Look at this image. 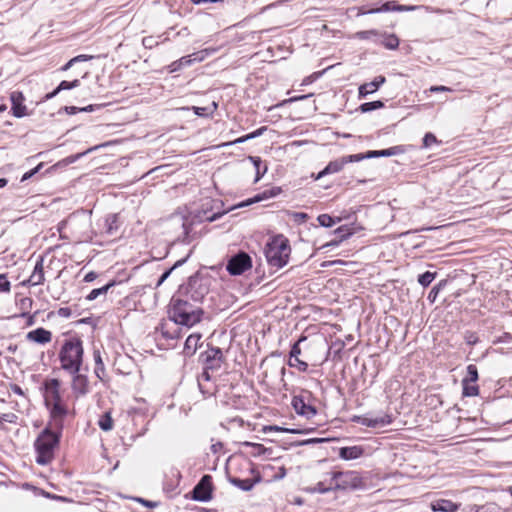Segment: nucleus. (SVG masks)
I'll return each mask as SVG.
<instances>
[{
  "mask_svg": "<svg viewBox=\"0 0 512 512\" xmlns=\"http://www.w3.org/2000/svg\"><path fill=\"white\" fill-rule=\"evenodd\" d=\"M50 413L51 421L47 426L62 431L64 426V419L68 414V409L61 403L48 404L46 406Z\"/></svg>",
  "mask_w": 512,
  "mask_h": 512,
  "instance_id": "nucleus-13",
  "label": "nucleus"
},
{
  "mask_svg": "<svg viewBox=\"0 0 512 512\" xmlns=\"http://www.w3.org/2000/svg\"><path fill=\"white\" fill-rule=\"evenodd\" d=\"M407 151V148L405 145H396L387 149L382 150H369L365 153H358L356 154V158L359 161H362L364 159H371V158H380V157H391L396 156L400 154H404Z\"/></svg>",
  "mask_w": 512,
  "mask_h": 512,
  "instance_id": "nucleus-14",
  "label": "nucleus"
},
{
  "mask_svg": "<svg viewBox=\"0 0 512 512\" xmlns=\"http://www.w3.org/2000/svg\"><path fill=\"white\" fill-rule=\"evenodd\" d=\"M446 285V280L440 281L438 284H436L428 293L427 299L430 303H434L438 297L439 292L442 290V288Z\"/></svg>",
  "mask_w": 512,
  "mask_h": 512,
  "instance_id": "nucleus-45",
  "label": "nucleus"
},
{
  "mask_svg": "<svg viewBox=\"0 0 512 512\" xmlns=\"http://www.w3.org/2000/svg\"><path fill=\"white\" fill-rule=\"evenodd\" d=\"M98 147L95 146L93 148H90L88 149L87 151L83 152V153H78V154H75V155H70L69 157L66 158V162L67 163H74L75 161H77L78 159H80L83 155H86L87 153H89L90 151H93V150H96Z\"/></svg>",
  "mask_w": 512,
  "mask_h": 512,
  "instance_id": "nucleus-60",
  "label": "nucleus"
},
{
  "mask_svg": "<svg viewBox=\"0 0 512 512\" xmlns=\"http://www.w3.org/2000/svg\"><path fill=\"white\" fill-rule=\"evenodd\" d=\"M72 376L71 390L78 397H83L90 392L89 380L86 374L81 372H67Z\"/></svg>",
  "mask_w": 512,
  "mask_h": 512,
  "instance_id": "nucleus-16",
  "label": "nucleus"
},
{
  "mask_svg": "<svg viewBox=\"0 0 512 512\" xmlns=\"http://www.w3.org/2000/svg\"><path fill=\"white\" fill-rule=\"evenodd\" d=\"M353 421L364 425L366 427L376 428L383 427L392 423V417L389 414H384L380 417H367V416H355Z\"/></svg>",
  "mask_w": 512,
  "mask_h": 512,
  "instance_id": "nucleus-19",
  "label": "nucleus"
},
{
  "mask_svg": "<svg viewBox=\"0 0 512 512\" xmlns=\"http://www.w3.org/2000/svg\"><path fill=\"white\" fill-rule=\"evenodd\" d=\"M191 493V499L199 502H208L212 499L213 483L212 476L205 474L194 486Z\"/></svg>",
  "mask_w": 512,
  "mask_h": 512,
  "instance_id": "nucleus-9",
  "label": "nucleus"
},
{
  "mask_svg": "<svg viewBox=\"0 0 512 512\" xmlns=\"http://www.w3.org/2000/svg\"><path fill=\"white\" fill-rule=\"evenodd\" d=\"M356 38L360 40H370L373 39L375 43L379 42L380 32L376 29L358 31L355 34Z\"/></svg>",
  "mask_w": 512,
  "mask_h": 512,
  "instance_id": "nucleus-37",
  "label": "nucleus"
},
{
  "mask_svg": "<svg viewBox=\"0 0 512 512\" xmlns=\"http://www.w3.org/2000/svg\"><path fill=\"white\" fill-rule=\"evenodd\" d=\"M385 106L384 102L381 101V100H376V101H371V102H365V103H362L360 106H359V110L362 112V113H368V112H371V111H374V110H377V109H381Z\"/></svg>",
  "mask_w": 512,
  "mask_h": 512,
  "instance_id": "nucleus-39",
  "label": "nucleus"
},
{
  "mask_svg": "<svg viewBox=\"0 0 512 512\" xmlns=\"http://www.w3.org/2000/svg\"><path fill=\"white\" fill-rule=\"evenodd\" d=\"M80 85V80L79 79H75L73 81H66V80H63L59 83L58 85V90H70V89H73V88H76Z\"/></svg>",
  "mask_w": 512,
  "mask_h": 512,
  "instance_id": "nucleus-52",
  "label": "nucleus"
},
{
  "mask_svg": "<svg viewBox=\"0 0 512 512\" xmlns=\"http://www.w3.org/2000/svg\"><path fill=\"white\" fill-rule=\"evenodd\" d=\"M306 340V337L305 336H301L291 347V350H290V353H289V356L290 358L289 359H292V358H295V357H299V355L301 354V348H300V343L302 341Z\"/></svg>",
  "mask_w": 512,
  "mask_h": 512,
  "instance_id": "nucleus-51",
  "label": "nucleus"
},
{
  "mask_svg": "<svg viewBox=\"0 0 512 512\" xmlns=\"http://www.w3.org/2000/svg\"><path fill=\"white\" fill-rule=\"evenodd\" d=\"M62 431L46 426L34 442L36 452L35 461L39 465H47L54 459L55 449L58 447Z\"/></svg>",
  "mask_w": 512,
  "mask_h": 512,
  "instance_id": "nucleus-4",
  "label": "nucleus"
},
{
  "mask_svg": "<svg viewBox=\"0 0 512 512\" xmlns=\"http://www.w3.org/2000/svg\"><path fill=\"white\" fill-rule=\"evenodd\" d=\"M438 143L436 136L433 133H426L422 140V146L424 148H429L431 145Z\"/></svg>",
  "mask_w": 512,
  "mask_h": 512,
  "instance_id": "nucleus-53",
  "label": "nucleus"
},
{
  "mask_svg": "<svg viewBox=\"0 0 512 512\" xmlns=\"http://www.w3.org/2000/svg\"><path fill=\"white\" fill-rule=\"evenodd\" d=\"M415 6L401 5L397 1H387L380 7H376L373 12L384 13V12H405L415 10Z\"/></svg>",
  "mask_w": 512,
  "mask_h": 512,
  "instance_id": "nucleus-24",
  "label": "nucleus"
},
{
  "mask_svg": "<svg viewBox=\"0 0 512 512\" xmlns=\"http://www.w3.org/2000/svg\"><path fill=\"white\" fill-rule=\"evenodd\" d=\"M184 296L180 295V291L172 296L168 306L169 319L175 324L192 327L201 321L204 311L192 305L189 298L184 299Z\"/></svg>",
  "mask_w": 512,
  "mask_h": 512,
  "instance_id": "nucleus-2",
  "label": "nucleus"
},
{
  "mask_svg": "<svg viewBox=\"0 0 512 512\" xmlns=\"http://www.w3.org/2000/svg\"><path fill=\"white\" fill-rule=\"evenodd\" d=\"M98 426L103 431H110L113 428V419L110 412H105L98 421Z\"/></svg>",
  "mask_w": 512,
  "mask_h": 512,
  "instance_id": "nucleus-42",
  "label": "nucleus"
},
{
  "mask_svg": "<svg viewBox=\"0 0 512 512\" xmlns=\"http://www.w3.org/2000/svg\"><path fill=\"white\" fill-rule=\"evenodd\" d=\"M212 278L208 274L196 272L190 276L187 284L181 285L178 289L180 295L190 298L194 302H201L209 293Z\"/></svg>",
  "mask_w": 512,
  "mask_h": 512,
  "instance_id": "nucleus-6",
  "label": "nucleus"
},
{
  "mask_svg": "<svg viewBox=\"0 0 512 512\" xmlns=\"http://www.w3.org/2000/svg\"><path fill=\"white\" fill-rule=\"evenodd\" d=\"M117 284L116 280H111L107 284L102 287L95 288L90 291V293L86 296L87 301H93L100 296H105L107 292Z\"/></svg>",
  "mask_w": 512,
  "mask_h": 512,
  "instance_id": "nucleus-31",
  "label": "nucleus"
},
{
  "mask_svg": "<svg viewBox=\"0 0 512 512\" xmlns=\"http://www.w3.org/2000/svg\"><path fill=\"white\" fill-rule=\"evenodd\" d=\"M210 370L211 369H208V368L204 367L202 373L198 376V379H197L199 389H200V391H201V393L203 395L210 394L209 391L205 390V387L203 385V381L208 382L211 379V376H210V373H209Z\"/></svg>",
  "mask_w": 512,
  "mask_h": 512,
  "instance_id": "nucleus-44",
  "label": "nucleus"
},
{
  "mask_svg": "<svg viewBox=\"0 0 512 512\" xmlns=\"http://www.w3.org/2000/svg\"><path fill=\"white\" fill-rule=\"evenodd\" d=\"M265 257L271 267L283 268L289 261L291 247L288 238L278 234L270 239L265 247Z\"/></svg>",
  "mask_w": 512,
  "mask_h": 512,
  "instance_id": "nucleus-5",
  "label": "nucleus"
},
{
  "mask_svg": "<svg viewBox=\"0 0 512 512\" xmlns=\"http://www.w3.org/2000/svg\"><path fill=\"white\" fill-rule=\"evenodd\" d=\"M480 506V512H506V509H503L497 503L487 502Z\"/></svg>",
  "mask_w": 512,
  "mask_h": 512,
  "instance_id": "nucleus-47",
  "label": "nucleus"
},
{
  "mask_svg": "<svg viewBox=\"0 0 512 512\" xmlns=\"http://www.w3.org/2000/svg\"><path fill=\"white\" fill-rule=\"evenodd\" d=\"M218 203L221 202L216 200H206L200 208H196L189 212L187 216L181 217L179 222L182 228V235L178 236L177 240L184 244L191 243L195 238L198 237L197 233L193 229L195 225L201 224L203 222H214L226 214V210L216 212L213 211L215 205Z\"/></svg>",
  "mask_w": 512,
  "mask_h": 512,
  "instance_id": "nucleus-1",
  "label": "nucleus"
},
{
  "mask_svg": "<svg viewBox=\"0 0 512 512\" xmlns=\"http://www.w3.org/2000/svg\"><path fill=\"white\" fill-rule=\"evenodd\" d=\"M331 482H334L335 490H356L362 487V478L356 471L331 473Z\"/></svg>",
  "mask_w": 512,
  "mask_h": 512,
  "instance_id": "nucleus-7",
  "label": "nucleus"
},
{
  "mask_svg": "<svg viewBox=\"0 0 512 512\" xmlns=\"http://www.w3.org/2000/svg\"><path fill=\"white\" fill-rule=\"evenodd\" d=\"M192 65V55L181 57L180 59L172 62L167 66L169 73H175L180 71L182 68Z\"/></svg>",
  "mask_w": 512,
  "mask_h": 512,
  "instance_id": "nucleus-33",
  "label": "nucleus"
},
{
  "mask_svg": "<svg viewBox=\"0 0 512 512\" xmlns=\"http://www.w3.org/2000/svg\"><path fill=\"white\" fill-rule=\"evenodd\" d=\"M462 395L465 397H474L479 394V386L473 384V382H468L467 380H462Z\"/></svg>",
  "mask_w": 512,
  "mask_h": 512,
  "instance_id": "nucleus-38",
  "label": "nucleus"
},
{
  "mask_svg": "<svg viewBox=\"0 0 512 512\" xmlns=\"http://www.w3.org/2000/svg\"><path fill=\"white\" fill-rule=\"evenodd\" d=\"M291 215L293 220L298 224H302L308 219V214L304 212H293Z\"/></svg>",
  "mask_w": 512,
  "mask_h": 512,
  "instance_id": "nucleus-59",
  "label": "nucleus"
},
{
  "mask_svg": "<svg viewBox=\"0 0 512 512\" xmlns=\"http://www.w3.org/2000/svg\"><path fill=\"white\" fill-rule=\"evenodd\" d=\"M93 358L95 362L94 373L98 379L103 380V376L105 374V365L103 363L100 350L95 349L93 351Z\"/></svg>",
  "mask_w": 512,
  "mask_h": 512,
  "instance_id": "nucleus-35",
  "label": "nucleus"
},
{
  "mask_svg": "<svg viewBox=\"0 0 512 512\" xmlns=\"http://www.w3.org/2000/svg\"><path fill=\"white\" fill-rule=\"evenodd\" d=\"M325 441H328V439L327 438H311V439H306V440L300 441L298 443V445L303 446V445L318 444V443H322Z\"/></svg>",
  "mask_w": 512,
  "mask_h": 512,
  "instance_id": "nucleus-61",
  "label": "nucleus"
},
{
  "mask_svg": "<svg viewBox=\"0 0 512 512\" xmlns=\"http://www.w3.org/2000/svg\"><path fill=\"white\" fill-rule=\"evenodd\" d=\"M43 263V257H39L35 263L34 269L30 277L28 278V280L23 281L22 285L25 286L29 284L31 286H37L43 284V282L45 281Z\"/></svg>",
  "mask_w": 512,
  "mask_h": 512,
  "instance_id": "nucleus-21",
  "label": "nucleus"
},
{
  "mask_svg": "<svg viewBox=\"0 0 512 512\" xmlns=\"http://www.w3.org/2000/svg\"><path fill=\"white\" fill-rule=\"evenodd\" d=\"M11 289V283L7 278L6 274H0V293L9 292Z\"/></svg>",
  "mask_w": 512,
  "mask_h": 512,
  "instance_id": "nucleus-54",
  "label": "nucleus"
},
{
  "mask_svg": "<svg viewBox=\"0 0 512 512\" xmlns=\"http://www.w3.org/2000/svg\"><path fill=\"white\" fill-rule=\"evenodd\" d=\"M19 304H20L21 309L25 310V309L31 308V306L33 304V300H32V298H29V297H23L20 300Z\"/></svg>",
  "mask_w": 512,
  "mask_h": 512,
  "instance_id": "nucleus-63",
  "label": "nucleus"
},
{
  "mask_svg": "<svg viewBox=\"0 0 512 512\" xmlns=\"http://www.w3.org/2000/svg\"><path fill=\"white\" fill-rule=\"evenodd\" d=\"M83 357V341L78 336L66 339L58 353L60 367L65 372H81Z\"/></svg>",
  "mask_w": 512,
  "mask_h": 512,
  "instance_id": "nucleus-3",
  "label": "nucleus"
},
{
  "mask_svg": "<svg viewBox=\"0 0 512 512\" xmlns=\"http://www.w3.org/2000/svg\"><path fill=\"white\" fill-rule=\"evenodd\" d=\"M199 361L203 363L204 367L211 369L212 371L220 369L224 362L222 349L213 346L209 347L206 351L200 354Z\"/></svg>",
  "mask_w": 512,
  "mask_h": 512,
  "instance_id": "nucleus-12",
  "label": "nucleus"
},
{
  "mask_svg": "<svg viewBox=\"0 0 512 512\" xmlns=\"http://www.w3.org/2000/svg\"><path fill=\"white\" fill-rule=\"evenodd\" d=\"M190 254H191V252L186 257L176 261L172 267H170L169 269L165 270L162 273V275L159 277V279H158V281L156 283V287L161 286L164 283V281L171 275L173 270H175L176 268L182 266L188 260V258L190 257Z\"/></svg>",
  "mask_w": 512,
  "mask_h": 512,
  "instance_id": "nucleus-36",
  "label": "nucleus"
},
{
  "mask_svg": "<svg viewBox=\"0 0 512 512\" xmlns=\"http://www.w3.org/2000/svg\"><path fill=\"white\" fill-rule=\"evenodd\" d=\"M364 454L362 446H349L339 448L338 455L341 459L349 461L360 458Z\"/></svg>",
  "mask_w": 512,
  "mask_h": 512,
  "instance_id": "nucleus-25",
  "label": "nucleus"
},
{
  "mask_svg": "<svg viewBox=\"0 0 512 512\" xmlns=\"http://www.w3.org/2000/svg\"><path fill=\"white\" fill-rule=\"evenodd\" d=\"M281 192H282L281 187L274 186V187H271L269 189L262 191L261 193L256 194L254 197H252L246 201L241 202L236 207H245V206H248V205H251L254 203H258V202H261V201H264V200H267L270 198H274V197L278 196L279 194H281Z\"/></svg>",
  "mask_w": 512,
  "mask_h": 512,
  "instance_id": "nucleus-20",
  "label": "nucleus"
},
{
  "mask_svg": "<svg viewBox=\"0 0 512 512\" xmlns=\"http://www.w3.org/2000/svg\"><path fill=\"white\" fill-rule=\"evenodd\" d=\"M119 229V215L118 214H108L105 217L104 221V230L105 233L109 236H112Z\"/></svg>",
  "mask_w": 512,
  "mask_h": 512,
  "instance_id": "nucleus-30",
  "label": "nucleus"
},
{
  "mask_svg": "<svg viewBox=\"0 0 512 512\" xmlns=\"http://www.w3.org/2000/svg\"><path fill=\"white\" fill-rule=\"evenodd\" d=\"M267 126H262L258 129H256L255 131L251 132V133H248L246 135H243L239 138H237L236 140L234 141H231V142H228L226 144H224L225 146H230V145H234V144H240V143H244L248 140H252V139H255L261 135H263L266 131H267Z\"/></svg>",
  "mask_w": 512,
  "mask_h": 512,
  "instance_id": "nucleus-32",
  "label": "nucleus"
},
{
  "mask_svg": "<svg viewBox=\"0 0 512 512\" xmlns=\"http://www.w3.org/2000/svg\"><path fill=\"white\" fill-rule=\"evenodd\" d=\"M334 490H335L334 482H331V480L329 481V485H326L324 481H320L314 487L309 488V491L311 493H320V494H325V493H328V492L334 491Z\"/></svg>",
  "mask_w": 512,
  "mask_h": 512,
  "instance_id": "nucleus-41",
  "label": "nucleus"
},
{
  "mask_svg": "<svg viewBox=\"0 0 512 512\" xmlns=\"http://www.w3.org/2000/svg\"><path fill=\"white\" fill-rule=\"evenodd\" d=\"M58 316L63 318H69L72 315V311L69 307H61L57 311Z\"/></svg>",
  "mask_w": 512,
  "mask_h": 512,
  "instance_id": "nucleus-64",
  "label": "nucleus"
},
{
  "mask_svg": "<svg viewBox=\"0 0 512 512\" xmlns=\"http://www.w3.org/2000/svg\"><path fill=\"white\" fill-rule=\"evenodd\" d=\"M306 394L293 396L291 405L298 415L311 419L317 414V408L309 403L311 394L309 392Z\"/></svg>",
  "mask_w": 512,
  "mask_h": 512,
  "instance_id": "nucleus-11",
  "label": "nucleus"
},
{
  "mask_svg": "<svg viewBox=\"0 0 512 512\" xmlns=\"http://www.w3.org/2000/svg\"><path fill=\"white\" fill-rule=\"evenodd\" d=\"M136 501L141 503L143 506H145L147 508H150V509H154V508L158 507V505H159L158 502L150 501V500H147V499H144V498H136Z\"/></svg>",
  "mask_w": 512,
  "mask_h": 512,
  "instance_id": "nucleus-62",
  "label": "nucleus"
},
{
  "mask_svg": "<svg viewBox=\"0 0 512 512\" xmlns=\"http://www.w3.org/2000/svg\"><path fill=\"white\" fill-rule=\"evenodd\" d=\"M288 365L290 367L297 368L300 372H306L308 370V364L305 361L299 359V357L289 359Z\"/></svg>",
  "mask_w": 512,
  "mask_h": 512,
  "instance_id": "nucleus-49",
  "label": "nucleus"
},
{
  "mask_svg": "<svg viewBox=\"0 0 512 512\" xmlns=\"http://www.w3.org/2000/svg\"><path fill=\"white\" fill-rule=\"evenodd\" d=\"M142 44L145 48L152 49L156 47L159 44V42L153 36H146L142 39Z\"/></svg>",
  "mask_w": 512,
  "mask_h": 512,
  "instance_id": "nucleus-55",
  "label": "nucleus"
},
{
  "mask_svg": "<svg viewBox=\"0 0 512 512\" xmlns=\"http://www.w3.org/2000/svg\"><path fill=\"white\" fill-rule=\"evenodd\" d=\"M241 445L245 446V447H251L253 449L251 454L254 457L261 456V455L265 454L269 450L268 448H266L262 444L253 443V442H249V441L242 442Z\"/></svg>",
  "mask_w": 512,
  "mask_h": 512,
  "instance_id": "nucleus-40",
  "label": "nucleus"
},
{
  "mask_svg": "<svg viewBox=\"0 0 512 512\" xmlns=\"http://www.w3.org/2000/svg\"><path fill=\"white\" fill-rule=\"evenodd\" d=\"M436 276L437 272L426 271L418 276L417 281L422 287L426 288L433 282Z\"/></svg>",
  "mask_w": 512,
  "mask_h": 512,
  "instance_id": "nucleus-43",
  "label": "nucleus"
},
{
  "mask_svg": "<svg viewBox=\"0 0 512 512\" xmlns=\"http://www.w3.org/2000/svg\"><path fill=\"white\" fill-rule=\"evenodd\" d=\"M317 220L321 226L326 228H330L336 224V219L328 214H320Z\"/></svg>",
  "mask_w": 512,
  "mask_h": 512,
  "instance_id": "nucleus-48",
  "label": "nucleus"
},
{
  "mask_svg": "<svg viewBox=\"0 0 512 512\" xmlns=\"http://www.w3.org/2000/svg\"><path fill=\"white\" fill-rule=\"evenodd\" d=\"M26 339L37 344H47L52 340V333L43 327H38L29 331L26 334Z\"/></svg>",
  "mask_w": 512,
  "mask_h": 512,
  "instance_id": "nucleus-23",
  "label": "nucleus"
},
{
  "mask_svg": "<svg viewBox=\"0 0 512 512\" xmlns=\"http://www.w3.org/2000/svg\"><path fill=\"white\" fill-rule=\"evenodd\" d=\"M465 341L468 345L473 346L478 343L479 338L475 332L467 331L465 333Z\"/></svg>",
  "mask_w": 512,
  "mask_h": 512,
  "instance_id": "nucleus-56",
  "label": "nucleus"
},
{
  "mask_svg": "<svg viewBox=\"0 0 512 512\" xmlns=\"http://www.w3.org/2000/svg\"><path fill=\"white\" fill-rule=\"evenodd\" d=\"M42 388L45 406H47L48 404L63 402L62 395L60 392L61 381L59 379L49 378L44 380Z\"/></svg>",
  "mask_w": 512,
  "mask_h": 512,
  "instance_id": "nucleus-10",
  "label": "nucleus"
},
{
  "mask_svg": "<svg viewBox=\"0 0 512 512\" xmlns=\"http://www.w3.org/2000/svg\"><path fill=\"white\" fill-rule=\"evenodd\" d=\"M11 112L16 118L27 116V107L24 104L25 97L21 91H12L10 94Z\"/></svg>",
  "mask_w": 512,
  "mask_h": 512,
  "instance_id": "nucleus-18",
  "label": "nucleus"
},
{
  "mask_svg": "<svg viewBox=\"0 0 512 512\" xmlns=\"http://www.w3.org/2000/svg\"><path fill=\"white\" fill-rule=\"evenodd\" d=\"M399 38L395 34L380 33L379 42L388 50H396L399 46Z\"/></svg>",
  "mask_w": 512,
  "mask_h": 512,
  "instance_id": "nucleus-29",
  "label": "nucleus"
},
{
  "mask_svg": "<svg viewBox=\"0 0 512 512\" xmlns=\"http://www.w3.org/2000/svg\"><path fill=\"white\" fill-rule=\"evenodd\" d=\"M251 268L252 258L244 251H239L232 255L226 264V270L232 276L242 275Z\"/></svg>",
  "mask_w": 512,
  "mask_h": 512,
  "instance_id": "nucleus-8",
  "label": "nucleus"
},
{
  "mask_svg": "<svg viewBox=\"0 0 512 512\" xmlns=\"http://www.w3.org/2000/svg\"><path fill=\"white\" fill-rule=\"evenodd\" d=\"M335 234L338 236L339 241H343L349 238L353 234V232L348 226L343 225L335 230Z\"/></svg>",
  "mask_w": 512,
  "mask_h": 512,
  "instance_id": "nucleus-50",
  "label": "nucleus"
},
{
  "mask_svg": "<svg viewBox=\"0 0 512 512\" xmlns=\"http://www.w3.org/2000/svg\"><path fill=\"white\" fill-rule=\"evenodd\" d=\"M209 54H210V52L207 49L191 54L192 55V64L195 62L203 61L206 58V56H208Z\"/></svg>",
  "mask_w": 512,
  "mask_h": 512,
  "instance_id": "nucleus-57",
  "label": "nucleus"
},
{
  "mask_svg": "<svg viewBox=\"0 0 512 512\" xmlns=\"http://www.w3.org/2000/svg\"><path fill=\"white\" fill-rule=\"evenodd\" d=\"M209 54H210V52L207 49L191 54L192 55V64L195 62L203 61L206 58V56H208Z\"/></svg>",
  "mask_w": 512,
  "mask_h": 512,
  "instance_id": "nucleus-58",
  "label": "nucleus"
},
{
  "mask_svg": "<svg viewBox=\"0 0 512 512\" xmlns=\"http://www.w3.org/2000/svg\"><path fill=\"white\" fill-rule=\"evenodd\" d=\"M385 82L386 78L383 75H379L373 81L360 85L358 88L359 98H365L369 94L376 92Z\"/></svg>",
  "mask_w": 512,
  "mask_h": 512,
  "instance_id": "nucleus-22",
  "label": "nucleus"
},
{
  "mask_svg": "<svg viewBox=\"0 0 512 512\" xmlns=\"http://www.w3.org/2000/svg\"><path fill=\"white\" fill-rule=\"evenodd\" d=\"M282 432V433H290V434H308L312 431H314V428L310 429H298V428H285L277 425H268L264 426L263 432Z\"/></svg>",
  "mask_w": 512,
  "mask_h": 512,
  "instance_id": "nucleus-28",
  "label": "nucleus"
},
{
  "mask_svg": "<svg viewBox=\"0 0 512 512\" xmlns=\"http://www.w3.org/2000/svg\"><path fill=\"white\" fill-rule=\"evenodd\" d=\"M201 337L200 333H193L187 337L183 348V354L185 357H191L195 354Z\"/></svg>",
  "mask_w": 512,
  "mask_h": 512,
  "instance_id": "nucleus-26",
  "label": "nucleus"
},
{
  "mask_svg": "<svg viewBox=\"0 0 512 512\" xmlns=\"http://www.w3.org/2000/svg\"><path fill=\"white\" fill-rule=\"evenodd\" d=\"M249 160L252 162L256 170V175L254 179V182L256 183L267 172V165H263V161L259 156H249Z\"/></svg>",
  "mask_w": 512,
  "mask_h": 512,
  "instance_id": "nucleus-34",
  "label": "nucleus"
},
{
  "mask_svg": "<svg viewBox=\"0 0 512 512\" xmlns=\"http://www.w3.org/2000/svg\"><path fill=\"white\" fill-rule=\"evenodd\" d=\"M251 473L255 474L253 479H240L238 477L229 476L228 481L242 491H251L256 484L262 481V476L254 468L251 469Z\"/></svg>",
  "mask_w": 512,
  "mask_h": 512,
  "instance_id": "nucleus-17",
  "label": "nucleus"
},
{
  "mask_svg": "<svg viewBox=\"0 0 512 512\" xmlns=\"http://www.w3.org/2000/svg\"><path fill=\"white\" fill-rule=\"evenodd\" d=\"M432 510L435 512H456L458 504L451 500L440 499L432 503Z\"/></svg>",
  "mask_w": 512,
  "mask_h": 512,
  "instance_id": "nucleus-27",
  "label": "nucleus"
},
{
  "mask_svg": "<svg viewBox=\"0 0 512 512\" xmlns=\"http://www.w3.org/2000/svg\"><path fill=\"white\" fill-rule=\"evenodd\" d=\"M356 157H357L356 154L345 155V156H342L341 158L330 161L326 165V167L318 173L316 179H320L328 174H334V173L340 172L346 164L358 162Z\"/></svg>",
  "mask_w": 512,
  "mask_h": 512,
  "instance_id": "nucleus-15",
  "label": "nucleus"
},
{
  "mask_svg": "<svg viewBox=\"0 0 512 512\" xmlns=\"http://www.w3.org/2000/svg\"><path fill=\"white\" fill-rule=\"evenodd\" d=\"M479 379L478 369L476 365L470 364L467 366V376L462 380H467L468 382H477Z\"/></svg>",
  "mask_w": 512,
  "mask_h": 512,
  "instance_id": "nucleus-46",
  "label": "nucleus"
}]
</instances>
